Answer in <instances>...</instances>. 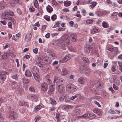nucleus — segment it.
<instances>
[{"instance_id":"obj_8","label":"nucleus","mask_w":122,"mask_h":122,"mask_svg":"<svg viewBox=\"0 0 122 122\" xmlns=\"http://www.w3.org/2000/svg\"><path fill=\"white\" fill-rule=\"evenodd\" d=\"M57 90L58 92L61 93H64L65 92L64 86L61 85L57 86Z\"/></svg>"},{"instance_id":"obj_15","label":"nucleus","mask_w":122,"mask_h":122,"mask_svg":"<svg viewBox=\"0 0 122 122\" xmlns=\"http://www.w3.org/2000/svg\"><path fill=\"white\" fill-rule=\"evenodd\" d=\"M44 62L46 64H50L52 60L49 57H45Z\"/></svg>"},{"instance_id":"obj_16","label":"nucleus","mask_w":122,"mask_h":122,"mask_svg":"<svg viewBox=\"0 0 122 122\" xmlns=\"http://www.w3.org/2000/svg\"><path fill=\"white\" fill-rule=\"evenodd\" d=\"M102 83L99 81H97L95 82V86L97 88H100L101 87Z\"/></svg>"},{"instance_id":"obj_12","label":"nucleus","mask_w":122,"mask_h":122,"mask_svg":"<svg viewBox=\"0 0 122 122\" xmlns=\"http://www.w3.org/2000/svg\"><path fill=\"white\" fill-rule=\"evenodd\" d=\"M93 112L97 113V114L99 116H101L102 115V112L101 110L98 108H95L93 109Z\"/></svg>"},{"instance_id":"obj_34","label":"nucleus","mask_w":122,"mask_h":122,"mask_svg":"<svg viewBox=\"0 0 122 122\" xmlns=\"http://www.w3.org/2000/svg\"><path fill=\"white\" fill-rule=\"evenodd\" d=\"M44 18L47 21H50V17L49 16L45 15L44 16Z\"/></svg>"},{"instance_id":"obj_10","label":"nucleus","mask_w":122,"mask_h":122,"mask_svg":"<svg viewBox=\"0 0 122 122\" xmlns=\"http://www.w3.org/2000/svg\"><path fill=\"white\" fill-rule=\"evenodd\" d=\"M62 38L61 39L63 40L66 43H67L68 45L69 43V40L68 39V36L66 35H65L62 36Z\"/></svg>"},{"instance_id":"obj_44","label":"nucleus","mask_w":122,"mask_h":122,"mask_svg":"<svg viewBox=\"0 0 122 122\" xmlns=\"http://www.w3.org/2000/svg\"><path fill=\"white\" fill-rule=\"evenodd\" d=\"M93 21L92 20H86V23L87 24H90L92 23Z\"/></svg>"},{"instance_id":"obj_4","label":"nucleus","mask_w":122,"mask_h":122,"mask_svg":"<svg viewBox=\"0 0 122 122\" xmlns=\"http://www.w3.org/2000/svg\"><path fill=\"white\" fill-rule=\"evenodd\" d=\"M56 45L57 46L61 47L64 50H66V46H68L67 44L63 40L61 39H59L57 41Z\"/></svg>"},{"instance_id":"obj_40","label":"nucleus","mask_w":122,"mask_h":122,"mask_svg":"<svg viewBox=\"0 0 122 122\" xmlns=\"http://www.w3.org/2000/svg\"><path fill=\"white\" fill-rule=\"evenodd\" d=\"M108 50L110 51H112L113 50V47L112 46H110L108 47Z\"/></svg>"},{"instance_id":"obj_64","label":"nucleus","mask_w":122,"mask_h":122,"mask_svg":"<svg viewBox=\"0 0 122 122\" xmlns=\"http://www.w3.org/2000/svg\"><path fill=\"white\" fill-rule=\"evenodd\" d=\"M63 11L64 12H69V11L68 9L65 8L63 9Z\"/></svg>"},{"instance_id":"obj_46","label":"nucleus","mask_w":122,"mask_h":122,"mask_svg":"<svg viewBox=\"0 0 122 122\" xmlns=\"http://www.w3.org/2000/svg\"><path fill=\"white\" fill-rule=\"evenodd\" d=\"M71 4V2H67L64 3V5L66 6H70Z\"/></svg>"},{"instance_id":"obj_2","label":"nucleus","mask_w":122,"mask_h":122,"mask_svg":"<svg viewBox=\"0 0 122 122\" xmlns=\"http://www.w3.org/2000/svg\"><path fill=\"white\" fill-rule=\"evenodd\" d=\"M77 89V87L72 84L69 83L66 85V89L67 91L74 92L76 91Z\"/></svg>"},{"instance_id":"obj_32","label":"nucleus","mask_w":122,"mask_h":122,"mask_svg":"<svg viewBox=\"0 0 122 122\" xmlns=\"http://www.w3.org/2000/svg\"><path fill=\"white\" fill-rule=\"evenodd\" d=\"M62 74L64 75H65L67 74L68 73L67 69L64 68L62 70Z\"/></svg>"},{"instance_id":"obj_55","label":"nucleus","mask_w":122,"mask_h":122,"mask_svg":"<svg viewBox=\"0 0 122 122\" xmlns=\"http://www.w3.org/2000/svg\"><path fill=\"white\" fill-rule=\"evenodd\" d=\"M114 52L115 54H117L118 53V49L117 48H115L114 50Z\"/></svg>"},{"instance_id":"obj_50","label":"nucleus","mask_w":122,"mask_h":122,"mask_svg":"<svg viewBox=\"0 0 122 122\" xmlns=\"http://www.w3.org/2000/svg\"><path fill=\"white\" fill-rule=\"evenodd\" d=\"M78 95H80L79 94H76L74 96H72L71 98V100H74V99H75L77 97Z\"/></svg>"},{"instance_id":"obj_48","label":"nucleus","mask_w":122,"mask_h":122,"mask_svg":"<svg viewBox=\"0 0 122 122\" xmlns=\"http://www.w3.org/2000/svg\"><path fill=\"white\" fill-rule=\"evenodd\" d=\"M49 55L50 56L53 57L54 59L56 57V55L53 53L50 54Z\"/></svg>"},{"instance_id":"obj_60","label":"nucleus","mask_w":122,"mask_h":122,"mask_svg":"<svg viewBox=\"0 0 122 122\" xmlns=\"http://www.w3.org/2000/svg\"><path fill=\"white\" fill-rule=\"evenodd\" d=\"M17 12L20 15L21 14V10H20V9H19L18 8L17 9Z\"/></svg>"},{"instance_id":"obj_22","label":"nucleus","mask_w":122,"mask_h":122,"mask_svg":"<svg viewBox=\"0 0 122 122\" xmlns=\"http://www.w3.org/2000/svg\"><path fill=\"white\" fill-rule=\"evenodd\" d=\"M47 11L49 13H50L53 11V9L50 5H48L46 7Z\"/></svg>"},{"instance_id":"obj_38","label":"nucleus","mask_w":122,"mask_h":122,"mask_svg":"<svg viewBox=\"0 0 122 122\" xmlns=\"http://www.w3.org/2000/svg\"><path fill=\"white\" fill-rule=\"evenodd\" d=\"M66 95H65L64 94H62L61 96L59 98L60 100L61 101H62L65 98Z\"/></svg>"},{"instance_id":"obj_31","label":"nucleus","mask_w":122,"mask_h":122,"mask_svg":"<svg viewBox=\"0 0 122 122\" xmlns=\"http://www.w3.org/2000/svg\"><path fill=\"white\" fill-rule=\"evenodd\" d=\"M36 64L40 67H41L42 65V62L40 61H36Z\"/></svg>"},{"instance_id":"obj_5","label":"nucleus","mask_w":122,"mask_h":122,"mask_svg":"<svg viewBox=\"0 0 122 122\" xmlns=\"http://www.w3.org/2000/svg\"><path fill=\"white\" fill-rule=\"evenodd\" d=\"M8 72L6 71H2L0 72V82L1 83L4 82V81L6 78V75Z\"/></svg>"},{"instance_id":"obj_58","label":"nucleus","mask_w":122,"mask_h":122,"mask_svg":"<svg viewBox=\"0 0 122 122\" xmlns=\"http://www.w3.org/2000/svg\"><path fill=\"white\" fill-rule=\"evenodd\" d=\"M109 90L111 91L112 93L114 92V91L112 87H110L109 88Z\"/></svg>"},{"instance_id":"obj_28","label":"nucleus","mask_w":122,"mask_h":122,"mask_svg":"<svg viewBox=\"0 0 122 122\" xmlns=\"http://www.w3.org/2000/svg\"><path fill=\"white\" fill-rule=\"evenodd\" d=\"M98 30L96 28H94L91 31V33L92 34L98 32Z\"/></svg>"},{"instance_id":"obj_20","label":"nucleus","mask_w":122,"mask_h":122,"mask_svg":"<svg viewBox=\"0 0 122 122\" xmlns=\"http://www.w3.org/2000/svg\"><path fill=\"white\" fill-rule=\"evenodd\" d=\"M91 69L89 68L86 69L84 71V73L87 76L90 74L91 72Z\"/></svg>"},{"instance_id":"obj_6","label":"nucleus","mask_w":122,"mask_h":122,"mask_svg":"<svg viewBox=\"0 0 122 122\" xmlns=\"http://www.w3.org/2000/svg\"><path fill=\"white\" fill-rule=\"evenodd\" d=\"M17 115L16 112L13 111L10 112L9 117L11 119L15 120L17 118Z\"/></svg>"},{"instance_id":"obj_36","label":"nucleus","mask_w":122,"mask_h":122,"mask_svg":"<svg viewBox=\"0 0 122 122\" xmlns=\"http://www.w3.org/2000/svg\"><path fill=\"white\" fill-rule=\"evenodd\" d=\"M51 20L53 21H54L56 19V14H54L51 17Z\"/></svg>"},{"instance_id":"obj_54","label":"nucleus","mask_w":122,"mask_h":122,"mask_svg":"<svg viewBox=\"0 0 122 122\" xmlns=\"http://www.w3.org/2000/svg\"><path fill=\"white\" fill-rule=\"evenodd\" d=\"M46 25H44L42 26L41 30L43 31L46 29Z\"/></svg>"},{"instance_id":"obj_1","label":"nucleus","mask_w":122,"mask_h":122,"mask_svg":"<svg viewBox=\"0 0 122 122\" xmlns=\"http://www.w3.org/2000/svg\"><path fill=\"white\" fill-rule=\"evenodd\" d=\"M3 18L5 19L10 20L11 19V17H10V16H14V13L12 11L10 10H5L2 13Z\"/></svg>"},{"instance_id":"obj_56","label":"nucleus","mask_w":122,"mask_h":122,"mask_svg":"<svg viewBox=\"0 0 122 122\" xmlns=\"http://www.w3.org/2000/svg\"><path fill=\"white\" fill-rule=\"evenodd\" d=\"M38 51V49L36 48L35 49H33V52L35 54H36L37 53Z\"/></svg>"},{"instance_id":"obj_47","label":"nucleus","mask_w":122,"mask_h":122,"mask_svg":"<svg viewBox=\"0 0 122 122\" xmlns=\"http://www.w3.org/2000/svg\"><path fill=\"white\" fill-rule=\"evenodd\" d=\"M108 112L111 114H114L115 113V112L112 109H110L108 111Z\"/></svg>"},{"instance_id":"obj_26","label":"nucleus","mask_w":122,"mask_h":122,"mask_svg":"<svg viewBox=\"0 0 122 122\" xmlns=\"http://www.w3.org/2000/svg\"><path fill=\"white\" fill-rule=\"evenodd\" d=\"M25 74L27 76H30L31 75V74L30 71L29 70H27L25 72Z\"/></svg>"},{"instance_id":"obj_49","label":"nucleus","mask_w":122,"mask_h":122,"mask_svg":"<svg viewBox=\"0 0 122 122\" xmlns=\"http://www.w3.org/2000/svg\"><path fill=\"white\" fill-rule=\"evenodd\" d=\"M64 58V60L66 62L68 60L70 59V58L69 57V56H65Z\"/></svg>"},{"instance_id":"obj_51","label":"nucleus","mask_w":122,"mask_h":122,"mask_svg":"<svg viewBox=\"0 0 122 122\" xmlns=\"http://www.w3.org/2000/svg\"><path fill=\"white\" fill-rule=\"evenodd\" d=\"M29 90L30 91L33 92H34L35 91L33 87L32 86L30 87Z\"/></svg>"},{"instance_id":"obj_18","label":"nucleus","mask_w":122,"mask_h":122,"mask_svg":"<svg viewBox=\"0 0 122 122\" xmlns=\"http://www.w3.org/2000/svg\"><path fill=\"white\" fill-rule=\"evenodd\" d=\"M6 7V4L4 2L0 3V10H2L5 8Z\"/></svg>"},{"instance_id":"obj_7","label":"nucleus","mask_w":122,"mask_h":122,"mask_svg":"<svg viewBox=\"0 0 122 122\" xmlns=\"http://www.w3.org/2000/svg\"><path fill=\"white\" fill-rule=\"evenodd\" d=\"M48 88V85L47 83L43 82L41 84V91L44 92L46 91L47 90Z\"/></svg>"},{"instance_id":"obj_63","label":"nucleus","mask_w":122,"mask_h":122,"mask_svg":"<svg viewBox=\"0 0 122 122\" xmlns=\"http://www.w3.org/2000/svg\"><path fill=\"white\" fill-rule=\"evenodd\" d=\"M18 75H14V76H13V78H14L16 80H17L18 79Z\"/></svg>"},{"instance_id":"obj_24","label":"nucleus","mask_w":122,"mask_h":122,"mask_svg":"<svg viewBox=\"0 0 122 122\" xmlns=\"http://www.w3.org/2000/svg\"><path fill=\"white\" fill-rule=\"evenodd\" d=\"M81 58L85 63H89V60L88 58L86 57H82Z\"/></svg>"},{"instance_id":"obj_59","label":"nucleus","mask_w":122,"mask_h":122,"mask_svg":"<svg viewBox=\"0 0 122 122\" xmlns=\"http://www.w3.org/2000/svg\"><path fill=\"white\" fill-rule=\"evenodd\" d=\"M23 57L24 58H25L26 59H28L30 57V56L29 55H26L25 56H24Z\"/></svg>"},{"instance_id":"obj_23","label":"nucleus","mask_w":122,"mask_h":122,"mask_svg":"<svg viewBox=\"0 0 122 122\" xmlns=\"http://www.w3.org/2000/svg\"><path fill=\"white\" fill-rule=\"evenodd\" d=\"M17 90L19 93L20 94L23 93L24 92L23 90L21 87H18L17 88Z\"/></svg>"},{"instance_id":"obj_14","label":"nucleus","mask_w":122,"mask_h":122,"mask_svg":"<svg viewBox=\"0 0 122 122\" xmlns=\"http://www.w3.org/2000/svg\"><path fill=\"white\" fill-rule=\"evenodd\" d=\"M76 38V35L75 34H71L70 36V39L73 42H75Z\"/></svg>"},{"instance_id":"obj_13","label":"nucleus","mask_w":122,"mask_h":122,"mask_svg":"<svg viewBox=\"0 0 122 122\" xmlns=\"http://www.w3.org/2000/svg\"><path fill=\"white\" fill-rule=\"evenodd\" d=\"M65 81L63 79H61L58 80L56 83V84L57 86L61 85H63V84L64 83Z\"/></svg>"},{"instance_id":"obj_37","label":"nucleus","mask_w":122,"mask_h":122,"mask_svg":"<svg viewBox=\"0 0 122 122\" xmlns=\"http://www.w3.org/2000/svg\"><path fill=\"white\" fill-rule=\"evenodd\" d=\"M75 113V114L76 115H79L81 112V110L80 109H78L75 111L74 112Z\"/></svg>"},{"instance_id":"obj_53","label":"nucleus","mask_w":122,"mask_h":122,"mask_svg":"<svg viewBox=\"0 0 122 122\" xmlns=\"http://www.w3.org/2000/svg\"><path fill=\"white\" fill-rule=\"evenodd\" d=\"M113 87L115 90H117L118 89V87L116 86V85L114 84H113Z\"/></svg>"},{"instance_id":"obj_9","label":"nucleus","mask_w":122,"mask_h":122,"mask_svg":"<svg viewBox=\"0 0 122 122\" xmlns=\"http://www.w3.org/2000/svg\"><path fill=\"white\" fill-rule=\"evenodd\" d=\"M32 36V35L31 33H28L25 36V41L26 42H28L31 40Z\"/></svg>"},{"instance_id":"obj_42","label":"nucleus","mask_w":122,"mask_h":122,"mask_svg":"<svg viewBox=\"0 0 122 122\" xmlns=\"http://www.w3.org/2000/svg\"><path fill=\"white\" fill-rule=\"evenodd\" d=\"M96 5V3L95 2H93L92 3V5H90V6L92 8H93Z\"/></svg>"},{"instance_id":"obj_35","label":"nucleus","mask_w":122,"mask_h":122,"mask_svg":"<svg viewBox=\"0 0 122 122\" xmlns=\"http://www.w3.org/2000/svg\"><path fill=\"white\" fill-rule=\"evenodd\" d=\"M78 117L82 118H88V114H84L81 116L79 117Z\"/></svg>"},{"instance_id":"obj_52","label":"nucleus","mask_w":122,"mask_h":122,"mask_svg":"<svg viewBox=\"0 0 122 122\" xmlns=\"http://www.w3.org/2000/svg\"><path fill=\"white\" fill-rule=\"evenodd\" d=\"M102 26L104 28L107 27V24L104 22H103L102 23Z\"/></svg>"},{"instance_id":"obj_45","label":"nucleus","mask_w":122,"mask_h":122,"mask_svg":"<svg viewBox=\"0 0 122 122\" xmlns=\"http://www.w3.org/2000/svg\"><path fill=\"white\" fill-rule=\"evenodd\" d=\"M19 104L21 106H24L25 104V102L23 101H19Z\"/></svg>"},{"instance_id":"obj_29","label":"nucleus","mask_w":122,"mask_h":122,"mask_svg":"<svg viewBox=\"0 0 122 122\" xmlns=\"http://www.w3.org/2000/svg\"><path fill=\"white\" fill-rule=\"evenodd\" d=\"M34 4L35 7L37 8L39 7V5L38 2V1L37 0H35L34 1Z\"/></svg>"},{"instance_id":"obj_19","label":"nucleus","mask_w":122,"mask_h":122,"mask_svg":"<svg viewBox=\"0 0 122 122\" xmlns=\"http://www.w3.org/2000/svg\"><path fill=\"white\" fill-rule=\"evenodd\" d=\"M54 90V89L52 86H51L49 87V91L48 93L50 94H51L53 93V92Z\"/></svg>"},{"instance_id":"obj_57","label":"nucleus","mask_w":122,"mask_h":122,"mask_svg":"<svg viewBox=\"0 0 122 122\" xmlns=\"http://www.w3.org/2000/svg\"><path fill=\"white\" fill-rule=\"evenodd\" d=\"M29 10L30 12H33L35 10V8H33L31 7L29 8Z\"/></svg>"},{"instance_id":"obj_33","label":"nucleus","mask_w":122,"mask_h":122,"mask_svg":"<svg viewBox=\"0 0 122 122\" xmlns=\"http://www.w3.org/2000/svg\"><path fill=\"white\" fill-rule=\"evenodd\" d=\"M73 106H72L68 105H64V108L67 109L73 108Z\"/></svg>"},{"instance_id":"obj_41","label":"nucleus","mask_w":122,"mask_h":122,"mask_svg":"<svg viewBox=\"0 0 122 122\" xmlns=\"http://www.w3.org/2000/svg\"><path fill=\"white\" fill-rule=\"evenodd\" d=\"M51 103L52 105H55L56 103V101L54 99H51Z\"/></svg>"},{"instance_id":"obj_43","label":"nucleus","mask_w":122,"mask_h":122,"mask_svg":"<svg viewBox=\"0 0 122 122\" xmlns=\"http://www.w3.org/2000/svg\"><path fill=\"white\" fill-rule=\"evenodd\" d=\"M41 119V117L40 116H37L35 118V120L36 122H37L38 121Z\"/></svg>"},{"instance_id":"obj_27","label":"nucleus","mask_w":122,"mask_h":122,"mask_svg":"<svg viewBox=\"0 0 122 122\" xmlns=\"http://www.w3.org/2000/svg\"><path fill=\"white\" fill-rule=\"evenodd\" d=\"M22 81L24 83L27 84L30 82V80L26 78H24L23 79Z\"/></svg>"},{"instance_id":"obj_61","label":"nucleus","mask_w":122,"mask_h":122,"mask_svg":"<svg viewBox=\"0 0 122 122\" xmlns=\"http://www.w3.org/2000/svg\"><path fill=\"white\" fill-rule=\"evenodd\" d=\"M8 27L10 28L11 29L12 28V24L11 22H9L8 23Z\"/></svg>"},{"instance_id":"obj_30","label":"nucleus","mask_w":122,"mask_h":122,"mask_svg":"<svg viewBox=\"0 0 122 122\" xmlns=\"http://www.w3.org/2000/svg\"><path fill=\"white\" fill-rule=\"evenodd\" d=\"M41 108V106L40 105L36 106L34 108V111H37L39 110Z\"/></svg>"},{"instance_id":"obj_11","label":"nucleus","mask_w":122,"mask_h":122,"mask_svg":"<svg viewBox=\"0 0 122 122\" xmlns=\"http://www.w3.org/2000/svg\"><path fill=\"white\" fill-rule=\"evenodd\" d=\"M86 81V80L85 78L82 77H80L78 79V82L82 84H84Z\"/></svg>"},{"instance_id":"obj_62","label":"nucleus","mask_w":122,"mask_h":122,"mask_svg":"<svg viewBox=\"0 0 122 122\" xmlns=\"http://www.w3.org/2000/svg\"><path fill=\"white\" fill-rule=\"evenodd\" d=\"M117 15V12H113L111 14V15L113 16H115Z\"/></svg>"},{"instance_id":"obj_21","label":"nucleus","mask_w":122,"mask_h":122,"mask_svg":"<svg viewBox=\"0 0 122 122\" xmlns=\"http://www.w3.org/2000/svg\"><path fill=\"white\" fill-rule=\"evenodd\" d=\"M60 114L59 113H57L56 114V117L57 122H60Z\"/></svg>"},{"instance_id":"obj_3","label":"nucleus","mask_w":122,"mask_h":122,"mask_svg":"<svg viewBox=\"0 0 122 122\" xmlns=\"http://www.w3.org/2000/svg\"><path fill=\"white\" fill-rule=\"evenodd\" d=\"M31 71L35 79L39 82V81H38V80L39 78V73L38 68L36 66H34L32 68Z\"/></svg>"},{"instance_id":"obj_17","label":"nucleus","mask_w":122,"mask_h":122,"mask_svg":"<svg viewBox=\"0 0 122 122\" xmlns=\"http://www.w3.org/2000/svg\"><path fill=\"white\" fill-rule=\"evenodd\" d=\"M88 118L90 119H93L95 117V115L93 113L88 112Z\"/></svg>"},{"instance_id":"obj_25","label":"nucleus","mask_w":122,"mask_h":122,"mask_svg":"<svg viewBox=\"0 0 122 122\" xmlns=\"http://www.w3.org/2000/svg\"><path fill=\"white\" fill-rule=\"evenodd\" d=\"M9 54L7 53H4L1 57V58L3 59H6L8 56H9Z\"/></svg>"},{"instance_id":"obj_39","label":"nucleus","mask_w":122,"mask_h":122,"mask_svg":"<svg viewBox=\"0 0 122 122\" xmlns=\"http://www.w3.org/2000/svg\"><path fill=\"white\" fill-rule=\"evenodd\" d=\"M118 64L119 66V69L120 71H122V62H119Z\"/></svg>"}]
</instances>
